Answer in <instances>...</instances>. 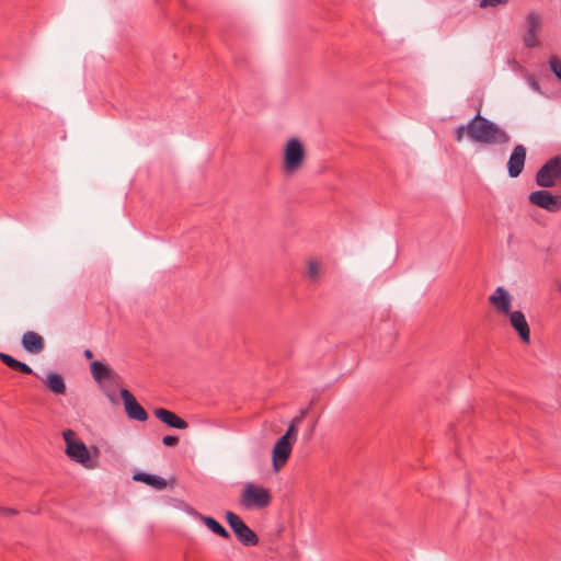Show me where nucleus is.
Listing matches in <instances>:
<instances>
[{
  "mask_svg": "<svg viewBox=\"0 0 561 561\" xmlns=\"http://www.w3.org/2000/svg\"><path fill=\"white\" fill-rule=\"evenodd\" d=\"M469 138L482 144H506L510 140L506 131L479 113L469 122Z\"/></svg>",
  "mask_w": 561,
  "mask_h": 561,
  "instance_id": "nucleus-1",
  "label": "nucleus"
},
{
  "mask_svg": "<svg viewBox=\"0 0 561 561\" xmlns=\"http://www.w3.org/2000/svg\"><path fill=\"white\" fill-rule=\"evenodd\" d=\"M305 412H301L300 416L291 420L288 425L286 433L280 436L273 448V467L275 471H278L288 460L293 446L297 439V425L301 422Z\"/></svg>",
  "mask_w": 561,
  "mask_h": 561,
  "instance_id": "nucleus-2",
  "label": "nucleus"
},
{
  "mask_svg": "<svg viewBox=\"0 0 561 561\" xmlns=\"http://www.w3.org/2000/svg\"><path fill=\"white\" fill-rule=\"evenodd\" d=\"M240 505L248 510H264L270 506L272 502V494L267 488L247 482L240 494Z\"/></svg>",
  "mask_w": 561,
  "mask_h": 561,
  "instance_id": "nucleus-3",
  "label": "nucleus"
},
{
  "mask_svg": "<svg viewBox=\"0 0 561 561\" xmlns=\"http://www.w3.org/2000/svg\"><path fill=\"white\" fill-rule=\"evenodd\" d=\"M62 437L66 443V455L71 460L88 469H93L95 467V461L91 460L90 453L85 444L81 440L75 439L76 433L72 430L64 431Z\"/></svg>",
  "mask_w": 561,
  "mask_h": 561,
  "instance_id": "nucleus-4",
  "label": "nucleus"
},
{
  "mask_svg": "<svg viewBox=\"0 0 561 561\" xmlns=\"http://www.w3.org/2000/svg\"><path fill=\"white\" fill-rule=\"evenodd\" d=\"M305 160V149L297 138H290L284 149L283 170L286 174L298 171Z\"/></svg>",
  "mask_w": 561,
  "mask_h": 561,
  "instance_id": "nucleus-5",
  "label": "nucleus"
},
{
  "mask_svg": "<svg viewBox=\"0 0 561 561\" xmlns=\"http://www.w3.org/2000/svg\"><path fill=\"white\" fill-rule=\"evenodd\" d=\"M226 520L232 529L237 540L245 546L253 547L259 543L257 535L233 512H226Z\"/></svg>",
  "mask_w": 561,
  "mask_h": 561,
  "instance_id": "nucleus-6",
  "label": "nucleus"
},
{
  "mask_svg": "<svg viewBox=\"0 0 561 561\" xmlns=\"http://www.w3.org/2000/svg\"><path fill=\"white\" fill-rule=\"evenodd\" d=\"M561 179V157L556 156L543 163L536 173V184L543 188L553 187Z\"/></svg>",
  "mask_w": 561,
  "mask_h": 561,
  "instance_id": "nucleus-7",
  "label": "nucleus"
},
{
  "mask_svg": "<svg viewBox=\"0 0 561 561\" xmlns=\"http://www.w3.org/2000/svg\"><path fill=\"white\" fill-rule=\"evenodd\" d=\"M531 205L548 213H558L561 209V195L552 194L547 190L533 191L528 195Z\"/></svg>",
  "mask_w": 561,
  "mask_h": 561,
  "instance_id": "nucleus-8",
  "label": "nucleus"
},
{
  "mask_svg": "<svg viewBox=\"0 0 561 561\" xmlns=\"http://www.w3.org/2000/svg\"><path fill=\"white\" fill-rule=\"evenodd\" d=\"M90 370L93 379L101 387H104L106 383H117L121 379L119 375L114 369L102 362H92Z\"/></svg>",
  "mask_w": 561,
  "mask_h": 561,
  "instance_id": "nucleus-9",
  "label": "nucleus"
},
{
  "mask_svg": "<svg viewBox=\"0 0 561 561\" xmlns=\"http://www.w3.org/2000/svg\"><path fill=\"white\" fill-rule=\"evenodd\" d=\"M121 397L124 402L125 412L129 419L136 420L139 422H145L148 420V413L137 402L136 398L129 390H127L125 388L121 389Z\"/></svg>",
  "mask_w": 561,
  "mask_h": 561,
  "instance_id": "nucleus-10",
  "label": "nucleus"
},
{
  "mask_svg": "<svg viewBox=\"0 0 561 561\" xmlns=\"http://www.w3.org/2000/svg\"><path fill=\"white\" fill-rule=\"evenodd\" d=\"M489 301L499 313L506 316L512 311L513 297L504 287H496L493 294L489 297Z\"/></svg>",
  "mask_w": 561,
  "mask_h": 561,
  "instance_id": "nucleus-11",
  "label": "nucleus"
},
{
  "mask_svg": "<svg viewBox=\"0 0 561 561\" xmlns=\"http://www.w3.org/2000/svg\"><path fill=\"white\" fill-rule=\"evenodd\" d=\"M526 160V148L523 145H516L507 162V172L511 178H517L524 169Z\"/></svg>",
  "mask_w": 561,
  "mask_h": 561,
  "instance_id": "nucleus-12",
  "label": "nucleus"
},
{
  "mask_svg": "<svg viewBox=\"0 0 561 561\" xmlns=\"http://www.w3.org/2000/svg\"><path fill=\"white\" fill-rule=\"evenodd\" d=\"M506 316L508 317L511 325L517 332L520 340L525 343H529L530 329L525 314L522 311L516 310L511 311Z\"/></svg>",
  "mask_w": 561,
  "mask_h": 561,
  "instance_id": "nucleus-13",
  "label": "nucleus"
},
{
  "mask_svg": "<svg viewBox=\"0 0 561 561\" xmlns=\"http://www.w3.org/2000/svg\"><path fill=\"white\" fill-rule=\"evenodd\" d=\"M526 28L523 41L526 47L533 48L538 45L537 33L540 28V20L536 13L527 15Z\"/></svg>",
  "mask_w": 561,
  "mask_h": 561,
  "instance_id": "nucleus-14",
  "label": "nucleus"
},
{
  "mask_svg": "<svg viewBox=\"0 0 561 561\" xmlns=\"http://www.w3.org/2000/svg\"><path fill=\"white\" fill-rule=\"evenodd\" d=\"M156 417L168 426L176 430H186L188 427V423L178 416L172 411H169L163 408H158L154 410Z\"/></svg>",
  "mask_w": 561,
  "mask_h": 561,
  "instance_id": "nucleus-15",
  "label": "nucleus"
},
{
  "mask_svg": "<svg viewBox=\"0 0 561 561\" xmlns=\"http://www.w3.org/2000/svg\"><path fill=\"white\" fill-rule=\"evenodd\" d=\"M21 344L26 352L38 354L44 348V339L34 331H27L22 335Z\"/></svg>",
  "mask_w": 561,
  "mask_h": 561,
  "instance_id": "nucleus-16",
  "label": "nucleus"
},
{
  "mask_svg": "<svg viewBox=\"0 0 561 561\" xmlns=\"http://www.w3.org/2000/svg\"><path fill=\"white\" fill-rule=\"evenodd\" d=\"M133 480L146 483L147 485L161 491L167 488L168 483L167 481L157 474H151L147 472H136L133 476Z\"/></svg>",
  "mask_w": 561,
  "mask_h": 561,
  "instance_id": "nucleus-17",
  "label": "nucleus"
},
{
  "mask_svg": "<svg viewBox=\"0 0 561 561\" xmlns=\"http://www.w3.org/2000/svg\"><path fill=\"white\" fill-rule=\"evenodd\" d=\"M44 382L55 394H64L66 392V385L60 374L48 373Z\"/></svg>",
  "mask_w": 561,
  "mask_h": 561,
  "instance_id": "nucleus-18",
  "label": "nucleus"
},
{
  "mask_svg": "<svg viewBox=\"0 0 561 561\" xmlns=\"http://www.w3.org/2000/svg\"><path fill=\"white\" fill-rule=\"evenodd\" d=\"M201 519L205 524V526L213 531L214 534L218 535L219 537H222L225 539H230L231 536L229 531L215 518L210 516H201Z\"/></svg>",
  "mask_w": 561,
  "mask_h": 561,
  "instance_id": "nucleus-19",
  "label": "nucleus"
},
{
  "mask_svg": "<svg viewBox=\"0 0 561 561\" xmlns=\"http://www.w3.org/2000/svg\"><path fill=\"white\" fill-rule=\"evenodd\" d=\"M307 275L311 279H318L320 275V263L314 260H310L307 264Z\"/></svg>",
  "mask_w": 561,
  "mask_h": 561,
  "instance_id": "nucleus-20",
  "label": "nucleus"
},
{
  "mask_svg": "<svg viewBox=\"0 0 561 561\" xmlns=\"http://www.w3.org/2000/svg\"><path fill=\"white\" fill-rule=\"evenodd\" d=\"M549 66H550V70L561 81V61L557 57L552 56L549 59Z\"/></svg>",
  "mask_w": 561,
  "mask_h": 561,
  "instance_id": "nucleus-21",
  "label": "nucleus"
},
{
  "mask_svg": "<svg viewBox=\"0 0 561 561\" xmlns=\"http://www.w3.org/2000/svg\"><path fill=\"white\" fill-rule=\"evenodd\" d=\"M465 135L469 137V123L466 125H459L457 127L455 136L456 141L460 142L463 139Z\"/></svg>",
  "mask_w": 561,
  "mask_h": 561,
  "instance_id": "nucleus-22",
  "label": "nucleus"
},
{
  "mask_svg": "<svg viewBox=\"0 0 561 561\" xmlns=\"http://www.w3.org/2000/svg\"><path fill=\"white\" fill-rule=\"evenodd\" d=\"M11 369L19 370L23 374H33V369L25 363L15 359Z\"/></svg>",
  "mask_w": 561,
  "mask_h": 561,
  "instance_id": "nucleus-23",
  "label": "nucleus"
},
{
  "mask_svg": "<svg viewBox=\"0 0 561 561\" xmlns=\"http://www.w3.org/2000/svg\"><path fill=\"white\" fill-rule=\"evenodd\" d=\"M510 0H481L480 7L486 8V7H497L500 4H506Z\"/></svg>",
  "mask_w": 561,
  "mask_h": 561,
  "instance_id": "nucleus-24",
  "label": "nucleus"
},
{
  "mask_svg": "<svg viewBox=\"0 0 561 561\" xmlns=\"http://www.w3.org/2000/svg\"><path fill=\"white\" fill-rule=\"evenodd\" d=\"M0 360L8 367L12 368L15 358L7 353H0Z\"/></svg>",
  "mask_w": 561,
  "mask_h": 561,
  "instance_id": "nucleus-25",
  "label": "nucleus"
},
{
  "mask_svg": "<svg viewBox=\"0 0 561 561\" xmlns=\"http://www.w3.org/2000/svg\"><path fill=\"white\" fill-rule=\"evenodd\" d=\"M162 443L165 446H175L179 443V437L176 435H167L162 438Z\"/></svg>",
  "mask_w": 561,
  "mask_h": 561,
  "instance_id": "nucleus-26",
  "label": "nucleus"
},
{
  "mask_svg": "<svg viewBox=\"0 0 561 561\" xmlns=\"http://www.w3.org/2000/svg\"><path fill=\"white\" fill-rule=\"evenodd\" d=\"M528 83L534 91L540 92V85L534 77H528Z\"/></svg>",
  "mask_w": 561,
  "mask_h": 561,
  "instance_id": "nucleus-27",
  "label": "nucleus"
},
{
  "mask_svg": "<svg viewBox=\"0 0 561 561\" xmlns=\"http://www.w3.org/2000/svg\"><path fill=\"white\" fill-rule=\"evenodd\" d=\"M15 514H16V512L12 508L0 507V515L11 516V515H15Z\"/></svg>",
  "mask_w": 561,
  "mask_h": 561,
  "instance_id": "nucleus-28",
  "label": "nucleus"
},
{
  "mask_svg": "<svg viewBox=\"0 0 561 561\" xmlns=\"http://www.w3.org/2000/svg\"><path fill=\"white\" fill-rule=\"evenodd\" d=\"M84 357L91 359L93 357V353L91 350H85L83 353Z\"/></svg>",
  "mask_w": 561,
  "mask_h": 561,
  "instance_id": "nucleus-29",
  "label": "nucleus"
},
{
  "mask_svg": "<svg viewBox=\"0 0 561 561\" xmlns=\"http://www.w3.org/2000/svg\"><path fill=\"white\" fill-rule=\"evenodd\" d=\"M106 396L111 401H114V396L112 393L107 392Z\"/></svg>",
  "mask_w": 561,
  "mask_h": 561,
  "instance_id": "nucleus-30",
  "label": "nucleus"
},
{
  "mask_svg": "<svg viewBox=\"0 0 561 561\" xmlns=\"http://www.w3.org/2000/svg\"><path fill=\"white\" fill-rule=\"evenodd\" d=\"M557 289L561 293V280L557 283Z\"/></svg>",
  "mask_w": 561,
  "mask_h": 561,
  "instance_id": "nucleus-31",
  "label": "nucleus"
}]
</instances>
